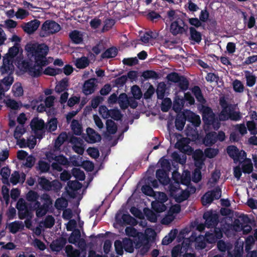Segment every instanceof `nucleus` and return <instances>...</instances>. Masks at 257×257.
<instances>
[{
  "mask_svg": "<svg viewBox=\"0 0 257 257\" xmlns=\"http://www.w3.org/2000/svg\"><path fill=\"white\" fill-rule=\"evenodd\" d=\"M145 215L147 219L151 222H156L157 221V215L152 210L148 209L145 211Z\"/></svg>",
  "mask_w": 257,
  "mask_h": 257,
  "instance_id": "nucleus-52",
  "label": "nucleus"
},
{
  "mask_svg": "<svg viewBox=\"0 0 257 257\" xmlns=\"http://www.w3.org/2000/svg\"><path fill=\"white\" fill-rule=\"evenodd\" d=\"M114 247L116 253L118 255H122L123 253V242L119 240H116L114 242Z\"/></svg>",
  "mask_w": 257,
  "mask_h": 257,
  "instance_id": "nucleus-60",
  "label": "nucleus"
},
{
  "mask_svg": "<svg viewBox=\"0 0 257 257\" xmlns=\"http://www.w3.org/2000/svg\"><path fill=\"white\" fill-rule=\"evenodd\" d=\"M243 244H237L232 252L228 251L227 257H242Z\"/></svg>",
  "mask_w": 257,
  "mask_h": 257,
  "instance_id": "nucleus-20",
  "label": "nucleus"
},
{
  "mask_svg": "<svg viewBox=\"0 0 257 257\" xmlns=\"http://www.w3.org/2000/svg\"><path fill=\"white\" fill-rule=\"evenodd\" d=\"M41 199L43 200L44 202L42 205L45 208L49 209L52 204V200L49 195L46 193L43 194L41 196Z\"/></svg>",
  "mask_w": 257,
  "mask_h": 257,
  "instance_id": "nucleus-48",
  "label": "nucleus"
},
{
  "mask_svg": "<svg viewBox=\"0 0 257 257\" xmlns=\"http://www.w3.org/2000/svg\"><path fill=\"white\" fill-rule=\"evenodd\" d=\"M152 208L153 210L157 213H161L167 209L166 206L159 201H153L152 203Z\"/></svg>",
  "mask_w": 257,
  "mask_h": 257,
  "instance_id": "nucleus-29",
  "label": "nucleus"
},
{
  "mask_svg": "<svg viewBox=\"0 0 257 257\" xmlns=\"http://www.w3.org/2000/svg\"><path fill=\"white\" fill-rule=\"evenodd\" d=\"M172 178L175 182L178 184L181 183L186 186L190 185L191 184V175L189 171H185L184 174L182 176L178 174L176 176V174L174 173L173 174Z\"/></svg>",
  "mask_w": 257,
  "mask_h": 257,
  "instance_id": "nucleus-10",
  "label": "nucleus"
},
{
  "mask_svg": "<svg viewBox=\"0 0 257 257\" xmlns=\"http://www.w3.org/2000/svg\"><path fill=\"white\" fill-rule=\"evenodd\" d=\"M16 207L18 210V215H20V214L21 213L20 211H22L28 208L26 201L23 198H20L18 200Z\"/></svg>",
  "mask_w": 257,
  "mask_h": 257,
  "instance_id": "nucleus-51",
  "label": "nucleus"
},
{
  "mask_svg": "<svg viewBox=\"0 0 257 257\" xmlns=\"http://www.w3.org/2000/svg\"><path fill=\"white\" fill-rule=\"evenodd\" d=\"M187 119L196 127L199 126L201 123L200 116L191 111H189V114L187 116Z\"/></svg>",
  "mask_w": 257,
  "mask_h": 257,
  "instance_id": "nucleus-26",
  "label": "nucleus"
},
{
  "mask_svg": "<svg viewBox=\"0 0 257 257\" xmlns=\"http://www.w3.org/2000/svg\"><path fill=\"white\" fill-rule=\"evenodd\" d=\"M189 40L199 44L202 40V34L197 31L195 27H190L189 28Z\"/></svg>",
  "mask_w": 257,
  "mask_h": 257,
  "instance_id": "nucleus-16",
  "label": "nucleus"
},
{
  "mask_svg": "<svg viewBox=\"0 0 257 257\" xmlns=\"http://www.w3.org/2000/svg\"><path fill=\"white\" fill-rule=\"evenodd\" d=\"M219 152L218 149L207 148L204 150V154L207 158L211 159L215 157Z\"/></svg>",
  "mask_w": 257,
  "mask_h": 257,
  "instance_id": "nucleus-45",
  "label": "nucleus"
},
{
  "mask_svg": "<svg viewBox=\"0 0 257 257\" xmlns=\"http://www.w3.org/2000/svg\"><path fill=\"white\" fill-rule=\"evenodd\" d=\"M216 132H211L206 134L203 143L206 146L210 147L216 143Z\"/></svg>",
  "mask_w": 257,
  "mask_h": 257,
  "instance_id": "nucleus-19",
  "label": "nucleus"
},
{
  "mask_svg": "<svg viewBox=\"0 0 257 257\" xmlns=\"http://www.w3.org/2000/svg\"><path fill=\"white\" fill-rule=\"evenodd\" d=\"M107 131L110 134H115L117 130V126L116 123L111 119H107L106 121Z\"/></svg>",
  "mask_w": 257,
  "mask_h": 257,
  "instance_id": "nucleus-38",
  "label": "nucleus"
},
{
  "mask_svg": "<svg viewBox=\"0 0 257 257\" xmlns=\"http://www.w3.org/2000/svg\"><path fill=\"white\" fill-rule=\"evenodd\" d=\"M157 37V35L156 33H154L153 32L151 31H149L146 32L143 36L141 37L140 40L144 43L147 44L149 43V40L151 39H155Z\"/></svg>",
  "mask_w": 257,
  "mask_h": 257,
  "instance_id": "nucleus-33",
  "label": "nucleus"
},
{
  "mask_svg": "<svg viewBox=\"0 0 257 257\" xmlns=\"http://www.w3.org/2000/svg\"><path fill=\"white\" fill-rule=\"evenodd\" d=\"M186 120H187V116L185 114H184L183 117H177L175 121L176 129L180 131L183 130Z\"/></svg>",
  "mask_w": 257,
  "mask_h": 257,
  "instance_id": "nucleus-34",
  "label": "nucleus"
},
{
  "mask_svg": "<svg viewBox=\"0 0 257 257\" xmlns=\"http://www.w3.org/2000/svg\"><path fill=\"white\" fill-rule=\"evenodd\" d=\"M25 49L28 56L33 57L38 67L46 66L49 64L46 56L49 51V47L45 44H28Z\"/></svg>",
  "mask_w": 257,
  "mask_h": 257,
  "instance_id": "nucleus-1",
  "label": "nucleus"
},
{
  "mask_svg": "<svg viewBox=\"0 0 257 257\" xmlns=\"http://www.w3.org/2000/svg\"><path fill=\"white\" fill-rule=\"evenodd\" d=\"M21 67L24 72H28L30 75L34 77H39L42 74V67H38L37 64H34L33 61L31 59L22 61Z\"/></svg>",
  "mask_w": 257,
  "mask_h": 257,
  "instance_id": "nucleus-3",
  "label": "nucleus"
},
{
  "mask_svg": "<svg viewBox=\"0 0 257 257\" xmlns=\"http://www.w3.org/2000/svg\"><path fill=\"white\" fill-rule=\"evenodd\" d=\"M37 167L40 172L46 173L48 172L50 169V164L45 161L40 160L39 161Z\"/></svg>",
  "mask_w": 257,
  "mask_h": 257,
  "instance_id": "nucleus-46",
  "label": "nucleus"
},
{
  "mask_svg": "<svg viewBox=\"0 0 257 257\" xmlns=\"http://www.w3.org/2000/svg\"><path fill=\"white\" fill-rule=\"evenodd\" d=\"M194 158L195 161V165L197 167L196 169H199L200 170L204 164L203 153L201 151H200L199 153H196L194 156Z\"/></svg>",
  "mask_w": 257,
  "mask_h": 257,
  "instance_id": "nucleus-28",
  "label": "nucleus"
},
{
  "mask_svg": "<svg viewBox=\"0 0 257 257\" xmlns=\"http://www.w3.org/2000/svg\"><path fill=\"white\" fill-rule=\"evenodd\" d=\"M69 38L72 42L76 44L81 43L83 41L82 35L78 30H73L69 34Z\"/></svg>",
  "mask_w": 257,
  "mask_h": 257,
  "instance_id": "nucleus-21",
  "label": "nucleus"
},
{
  "mask_svg": "<svg viewBox=\"0 0 257 257\" xmlns=\"http://www.w3.org/2000/svg\"><path fill=\"white\" fill-rule=\"evenodd\" d=\"M104 25L102 29V32H104L111 29L115 24V20L113 19H107L104 21Z\"/></svg>",
  "mask_w": 257,
  "mask_h": 257,
  "instance_id": "nucleus-53",
  "label": "nucleus"
},
{
  "mask_svg": "<svg viewBox=\"0 0 257 257\" xmlns=\"http://www.w3.org/2000/svg\"><path fill=\"white\" fill-rule=\"evenodd\" d=\"M89 64V61L88 58L85 56H83L76 60L75 66L77 68L83 69L87 67Z\"/></svg>",
  "mask_w": 257,
  "mask_h": 257,
  "instance_id": "nucleus-35",
  "label": "nucleus"
},
{
  "mask_svg": "<svg viewBox=\"0 0 257 257\" xmlns=\"http://www.w3.org/2000/svg\"><path fill=\"white\" fill-rule=\"evenodd\" d=\"M191 91L197 101L200 103V105H204L206 103V100L203 96L200 88L198 86H194L192 88Z\"/></svg>",
  "mask_w": 257,
  "mask_h": 257,
  "instance_id": "nucleus-17",
  "label": "nucleus"
},
{
  "mask_svg": "<svg viewBox=\"0 0 257 257\" xmlns=\"http://www.w3.org/2000/svg\"><path fill=\"white\" fill-rule=\"evenodd\" d=\"M124 249L128 252L132 253L134 250V247L132 240L130 239L123 240Z\"/></svg>",
  "mask_w": 257,
  "mask_h": 257,
  "instance_id": "nucleus-49",
  "label": "nucleus"
},
{
  "mask_svg": "<svg viewBox=\"0 0 257 257\" xmlns=\"http://www.w3.org/2000/svg\"><path fill=\"white\" fill-rule=\"evenodd\" d=\"M68 136L66 132H62L59 135L57 138L55 140L54 147L58 149L66 141Z\"/></svg>",
  "mask_w": 257,
  "mask_h": 257,
  "instance_id": "nucleus-31",
  "label": "nucleus"
},
{
  "mask_svg": "<svg viewBox=\"0 0 257 257\" xmlns=\"http://www.w3.org/2000/svg\"><path fill=\"white\" fill-rule=\"evenodd\" d=\"M205 238L206 240L210 243H215L217 240V239L215 238V234L212 229H210L209 231H207L205 233Z\"/></svg>",
  "mask_w": 257,
  "mask_h": 257,
  "instance_id": "nucleus-54",
  "label": "nucleus"
},
{
  "mask_svg": "<svg viewBox=\"0 0 257 257\" xmlns=\"http://www.w3.org/2000/svg\"><path fill=\"white\" fill-rule=\"evenodd\" d=\"M81 233L78 229H75L68 237V241L70 243L75 244L80 238Z\"/></svg>",
  "mask_w": 257,
  "mask_h": 257,
  "instance_id": "nucleus-32",
  "label": "nucleus"
},
{
  "mask_svg": "<svg viewBox=\"0 0 257 257\" xmlns=\"http://www.w3.org/2000/svg\"><path fill=\"white\" fill-rule=\"evenodd\" d=\"M39 197L38 193L34 191H29L26 195L27 200L29 202H34Z\"/></svg>",
  "mask_w": 257,
  "mask_h": 257,
  "instance_id": "nucleus-57",
  "label": "nucleus"
},
{
  "mask_svg": "<svg viewBox=\"0 0 257 257\" xmlns=\"http://www.w3.org/2000/svg\"><path fill=\"white\" fill-rule=\"evenodd\" d=\"M72 175L80 181H83L85 178L84 172L79 168H74L72 170Z\"/></svg>",
  "mask_w": 257,
  "mask_h": 257,
  "instance_id": "nucleus-40",
  "label": "nucleus"
},
{
  "mask_svg": "<svg viewBox=\"0 0 257 257\" xmlns=\"http://www.w3.org/2000/svg\"><path fill=\"white\" fill-rule=\"evenodd\" d=\"M230 111V107L222 108L218 115L219 120L220 121H225L228 120L229 119Z\"/></svg>",
  "mask_w": 257,
  "mask_h": 257,
  "instance_id": "nucleus-44",
  "label": "nucleus"
},
{
  "mask_svg": "<svg viewBox=\"0 0 257 257\" xmlns=\"http://www.w3.org/2000/svg\"><path fill=\"white\" fill-rule=\"evenodd\" d=\"M55 206L58 209L66 208L67 206V201L64 198H58L55 202Z\"/></svg>",
  "mask_w": 257,
  "mask_h": 257,
  "instance_id": "nucleus-63",
  "label": "nucleus"
},
{
  "mask_svg": "<svg viewBox=\"0 0 257 257\" xmlns=\"http://www.w3.org/2000/svg\"><path fill=\"white\" fill-rule=\"evenodd\" d=\"M171 21H173L171 24L170 31L173 36L186 34L187 32L188 26L185 23V20L181 17H174Z\"/></svg>",
  "mask_w": 257,
  "mask_h": 257,
  "instance_id": "nucleus-2",
  "label": "nucleus"
},
{
  "mask_svg": "<svg viewBox=\"0 0 257 257\" xmlns=\"http://www.w3.org/2000/svg\"><path fill=\"white\" fill-rule=\"evenodd\" d=\"M198 108L202 112V119L206 124L215 116L211 107L204 105H199Z\"/></svg>",
  "mask_w": 257,
  "mask_h": 257,
  "instance_id": "nucleus-11",
  "label": "nucleus"
},
{
  "mask_svg": "<svg viewBox=\"0 0 257 257\" xmlns=\"http://www.w3.org/2000/svg\"><path fill=\"white\" fill-rule=\"evenodd\" d=\"M61 30V27L56 22L52 20L46 21L41 27L40 36L44 37L51 34H55Z\"/></svg>",
  "mask_w": 257,
  "mask_h": 257,
  "instance_id": "nucleus-5",
  "label": "nucleus"
},
{
  "mask_svg": "<svg viewBox=\"0 0 257 257\" xmlns=\"http://www.w3.org/2000/svg\"><path fill=\"white\" fill-rule=\"evenodd\" d=\"M190 196V193H189L187 189L184 190H182L181 192V193L178 195H176L174 198L177 203H180L188 199Z\"/></svg>",
  "mask_w": 257,
  "mask_h": 257,
  "instance_id": "nucleus-36",
  "label": "nucleus"
},
{
  "mask_svg": "<svg viewBox=\"0 0 257 257\" xmlns=\"http://www.w3.org/2000/svg\"><path fill=\"white\" fill-rule=\"evenodd\" d=\"M211 192L210 191H208L201 197V200L203 206H206L208 204H210L214 200V198L211 195Z\"/></svg>",
  "mask_w": 257,
  "mask_h": 257,
  "instance_id": "nucleus-39",
  "label": "nucleus"
},
{
  "mask_svg": "<svg viewBox=\"0 0 257 257\" xmlns=\"http://www.w3.org/2000/svg\"><path fill=\"white\" fill-rule=\"evenodd\" d=\"M181 76L182 75H180L178 73L174 72L169 74L167 78L168 81L177 83L181 78Z\"/></svg>",
  "mask_w": 257,
  "mask_h": 257,
  "instance_id": "nucleus-61",
  "label": "nucleus"
},
{
  "mask_svg": "<svg viewBox=\"0 0 257 257\" xmlns=\"http://www.w3.org/2000/svg\"><path fill=\"white\" fill-rule=\"evenodd\" d=\"M40 25V22L38 20L35 19L31 21L22 27L24 32L28 34H33L39 28Z\"/></svg>",
  "mask_w": 257,
  "mask_h": 257,
  "instance_id": "nucleus-12",
  "label": "nucleus"
},
{
  "mask_svg": "<svg viewBox=\"0 0 257 257\" xmlns=\"http://www.w3.org/2000/svg\"><path fill=\"white\" fill-rule=\"evenodd\" d=\"M245 78L246 79V84L248 87H252L255 83L256 77L248 70L244 71Z\"/></svg>",
  "mask_w": 257,
  "mask_h": 257,
  "instance_id": "nucleus-24",
  "label": "nucleus"
},
{
  "mask_svg": "<svg viewBox=\"0 0 257 257\" xmlns=\"http://www.w3.org/2000/svg\"><path fill=\"white\" fill-rule=\"evenodd\" d=\"M142 77L146 80L150 79H157L159 78V74L154 70H148L143 72Z\"/></svg>",
  "mask_w": 257,
  "mask_h": 257,
  "instance_id": "nucleus-30",
  "label": "nucleus"
},
{
  "mask_svg": "<svg viewBox=\"0 0 257 257\" xmlns=\"http://www.w3.org/2000/svg\"><path fill=\"white\" fill-rule=\"evenodd\" d=\"M69 79L65 77L59 81V83L55 87V91L57 93H61L66 90H68L69 85Z\"/></svg>",
  "mask_w": 257,
  "mask_h": 257,
  "instance_id": "nucleus-22",
  "label": "nucleus"
},
{
  "mask_svg": "<svg viewBox=\"0 0 257 257\" xmlns=\"http://www.w3.org/2000/svg\"><path fill=\"white\" fill-rule=\"evenodd\" d=\"M66 241L63 238H60L52 241L50 247L52 251H59L64 246Z\"/></svg>",
  "mask_w": 257,
  "mask_h": 257,
  "instance_id": "nucleus-18",
  "label": "nucleus"
},
{
  "mask_svg": "<svg viewBox=\"0 0 257 257\" xmlns=\"http://www.w3.org/2000/svg\"><path fill=\"white\" fill-rule=\"evenodd\" d=\"M86 133L88 138L87 141L88 142L95 143L100 141L101 139L100 135L97 133L93 128L88 127L86 129Z\"/></svg>",
  "mask_w": 257,
  "mask_h": 257,
  "instance_id": "nucleus-15",
  "label": "nucleus"
},
{
  "mask_svg": "<svg viewBox=\"0 0 257 257\" xmlns=\"http://www.w3.org/2000/svg\"><path fill=\"white\" fill-rule=\"evenodd\" d=\"M1 71L2 74H11L13 73L14 70V66L13 62L9 59L4 58L3 59V64L1 67Z\"/></svg>",
  "mask_w": 257,
  "mask_h": 257,
  "instance_id": "nucleus-14",
  "label": "nucleus"
},
{
  "mask_svg": "<svg viewBox=\"0 0 257 257\" xmlns=\"http://www.w3.org/2000/svg\"><path fill=\"white\" fill-rule=\"evenodd\" d=\"M241 168L243 173L248 174L252 172L253 169L250 160L248 163L242 164Z\"/></svg>",
  "mask_w": 257,
  "mask_h": 257,
  "instance_id": "nucleus-56",
  "label": "nucleus"
},
{
  "mask_svg": "<svg viewBox=\"0 0 257 257\" xmlns=\"http://www.w3.org/2000/svg\"><path fill=\"white\" fill-rule=\"evenodd\" d=\"M220 121L219 118H218L215 116L209 120V122H207L206 124L212 125L215 130H217L220 126Z\"/></svg>",
  "mask_w": 257,
  "mask_h": 257,
  "instance_id": "nucleus-59",
  "label": "nucleus"
},
{
  "mask_svg": "<svg viewBox=\"0 0 257 257\" xmlns=\"http://www.w3.org/2000/svg\"><path fill=\"white\" fill-rule=\"evenodd\" d=\"M177 83V85L179 87L180 89L182 91H185L188 90L189 86V82L185 76H181V78Z\"/></svg>",
  "mask_w": 257,
  "mask_h": 257,
  "instance_id": "nucleus-37",
  "label": "nucleus"
},
{
  "mask_svg": "<svg viewBox=\"0 0 257 257\" xmlns=\"http://www.w3.org/2000/svg\"><path fill=\"white\" fill-rule=\"evenodd\" d=\"M71 130L74 134L77 136L81 135L82 131L81 125L79 123L78 120L73 119L71 123Z\"/></svg>",
  "mask_w": 257,
  "mask_h": 257,
  "instance_id": "nucleus-27",
  "label": "nucleus"
},
{
  "mask_svg": "<svg viewBox=\"0 0 257 257\" xmlns=\"http://www.w3.org/2000/svg\"><path fill=\"white\" fill-rule=\"evenodd\" d=\"M20 174L19 171H15L13 172V173L11 175L10 178V182L13 185H17L19 182H20Z\"/></svg>",
  "mask_w": 257,
  "mask_h": 257,
  "instance_id": "nucleus-64",
  "label": "nucleus"
},
{
  "mask_svg": "<svg viewBox=\"0 0 257 257\" xmlns=\"http://www.w3.org/2000/svg\"><path fill=\"white\" fill-rule=\"evenodd\" d=\"M58 120L56 117L51 118L47 122L46 128L49 132H54L57 128Z\"/></svg>",
  "mask_w": 257,
  "mask_h": 257,
  "instance_id": "nucleus-41",
  "label": "nucleus"
},
{
  "mask_svg": "<svg viewBox=\"0 0 257 257\" xmlns=\"http://www.w3.org/2000/svg\"><path fill=\"white\" fill-rule=\"evenodd\" d=\"M202 179V174L199 169H195L192 173V180L195 183H198Z\"/></svg>",
  "mask_w": 257,
  "mask_h": 257,
  "instance_id": "nucleus-58",
  "label": "nucleus"
},
{
  "mask_svg": "<svg viewBox=\"0 0 257 257\" xmlns=\"http://www.w3.org/2000/svg\"><path fill=\"white\" fill-rule=\"evenodd\" d=\"M156 176L159 182L162 184L167 185L170 181L167 171L163 169L157 170L156 173Z\"/></svg>",
  "mask_w": 257,
  "mask_h": 257,
  "instance_id": "nucleus-13",
  "label": "nucleus"
},
{
  "mask_svg": "<svg viewBox=\"0 0 257 257\" xmlns=\"http://www.w3.org/2000/svg\"><path fill=\"white\" fill-rule=\"evenodd\" d=\"M109 111L108 117H110L117 121L121 119L122 115L119 110L117 109H110Z\"/></svg>",
  "mask_w": 257,
  "mask_h": 257,
  "instance_id": "nucleus-43",
  "label": "nucleus"
},
{
  "mask_svg": "<svg viewBox=\"0 0 257 257\" xmlns=\"http://www.w3.org/2000/svg\"><path fill=\"white\" fill-rule=\"evenodd\" d=\"M97 87L95 83V79L90 78L86 80L82 86V92L86 95L93 93Z\"/></svg>",
  "mask_w": 257,
  "mask_h": 257,
  "instance_id": "nucleus-9",
  "label": "nucleus"
},
{
  "mask_svg": "<svg viewBox=\"0 0 257 257\" xmlns=\"http://www.w3.org/2000/svg\"><path fill=\"white\" fill-rule=\"evenodd\" d=\"M132 93L136 99H140L142 96V92L140 87L137 85H133L131 89Z\"/></svg>",
  "mask_w": 257,
  "mask_h": 257,
  "instance_id": "nucleus-50",
  "label": "nucleus"
},
{
  "mask_svg": "<svg viewBox=\"0 0 257 257\" xmlns=\"http://www.w3.org/2000/svg\"><path fill=\"white\" fill-rule=\"evenodd\" d=\"M38 183L41 189L45 191L53 190L55 192H58L62 187L61 183L58 180H54L50 181L44 176L38 178Z\"/></svg>",
  "mask_w": 257,
  "mask_h": 257,
  "instance_id": "nucleus-4",
  "label": "nucleus"
},
{
  "mask_svg": "<svg viewBox=\"0 0 257 257\" xmlns=\"http://www.w3.org/2000/svg\"><path fill=\"white\" fill-rule=\"evenodd\" d=\"M117 49L114 47H112L108 48L102 53L101 55V58L102 59L114 58L117 55Z\"/></svg>",
  "mask_w": 257,
  "mask_h": 257,
  "instance_id": "nucleus-23",
  "label": "nucleus"
},
{
  "mask_svg": "<svg viewBox=\"0 0 257 257\" xmlns=\"http://www.w3.org/2000/svg\"><path fill=\"white\" fill-rule=\"evenodd\" d=\"M129 98L125 93H121L118 98V103L122 109H126L128 107V100Z\"/></svg>",
  "mask_w": 257,
  "mask_h": 257,
  "instance_id": "nucleus-25",
  "label": "nucleus"
},
{
  "mask_svg": "<svg viewBox=\"0 0 257 257\" xmlns=\"http://www.w3.org/2000/svg\"><path fill=\"white\" fill-rule=\"evenodd\" d=\"M55 224L54 218L50 215H47L44 221V225L46 228H50L53 226Z\"/></svg>",
  "mask_w": 257,
  "mask_h": 257,
  "instance_id": "nucleus-55",
  "label": "nucleus"
},
{
  "mask_svg": "<svg viewBox=\"0 0 257 257\" xmlns=\"http://www.w3.org/2000/svg\"><path fill=\"white\" fill-rule=\"evenodd\" d=\"M232 86L234 91L236 92L241 93L244 90V87L243 84L238 79H235L233 81Z\"/></svg>",
  "mask_w": 257,
  "mask_h": 257,
  "instance_id": "nucleus-47",
  "label": "nucleus"
},
{
  "mask_svg": "<svg viewBox=\"0 0 257 257\" xmlns=\"http://www.w3.org/2000/svg\"><path fill=\"white\" fill-rule=\"evenodd\" d=\"M172 104V101L170 98H166L164 99L161 106V110L163 112H167L170 108Z\"/></svg>",
  "mask_w": 257,
  "mask_h": 257,
  "instance_id": "nucleus-62",
  "label": "nucleus"
},
{
  "mask_svg": "<svg viewBox=\"0 0 257 257\" xmlns=\"http://www.w3.org/2000/svg\"><path fill=\"white\" fill-rule=\"evenodd\" d=\"M166 91V85L164 83H160L158 85L156 90L157 98L159 99H163L165 96Z\"/></svg>",
  "mask_w": 257,
  "mask_h": 257,
  "instance_id": "nucleus-42",
  "label": "nucleus"
},
{
  "mask_svg": "<svg viewBox=\"0 0 257 257\" xmlns=\"http://www.w3.org/2000/svg\"><path fill=\"white\" fill-rule=\"evenodd\" d=\"M203 218L205 220V225L207 228L216 226L219 222L218 215L212 211H206L203 214Z\"/></svg>",
  "mask_w": 257,
  "mask_h": 257,
  "instance_id": "nucleus-8",
  "label": "nucleus"
},
{
  "mask_svg": "<svg viewBox=\"0 0 257 257\" xmlns=\"http://www.w3.org/2000/svg\"><path fill=\"white\" fill-rule=\"evenodd\" d=\"M226 152L228 156L232 158L234 162L236 163L238 162L241 163L240 161L246 157V153L242 150L239 151V149L235 146H229L226 148Z\"/></svg>",
  "mask_w": 257,
  "mask_h": 257,
  "instance_id": "nucleus-7",
  "label": "nucleus"
},
{
  "mask_svg": "<svg viewBox=\"0 0 257 257\" xmlns=\"http://www.w3.org/2000/svg\"><path fill=\"white\" fill-rule=\"evenodd\" d=\"M30 126L36 138L40 140L42 139L45 133V125L44 121L42 119L34 118L31 120Z\"/></svg>",
  "mask_w": 257,
  "mask_h": 257,
  "instance_id": "nucleus-6",
  "label": "nucleus"
}]
</instances>
